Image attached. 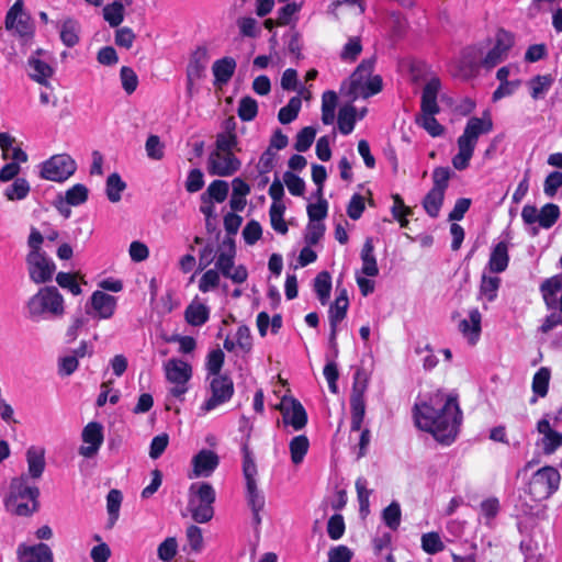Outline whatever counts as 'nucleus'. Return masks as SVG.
<instances>
[{"mask_svg":"<svg viewBox=\"0 0 562 562\" xmlns=\"http://www.w3.org/2000/svg\"><path fill=\"white\" fill-rule=\"evenodd\" d=\"M414 418L419 429L430 432L437 441L450 445L456 440L463 418L458 395L435 391L426 401L415 404Z\"/></svg>","mask_w":562,"mask_h":562,"instance_id":"obj_1","label":"nucleus"},{"mask_svg":"<svg viewBox=\"0 0 562 562\" xmlns=\"http://www.w3.org/2000/svg\"><path fill=\"white\" fill-rule=\"evenodd\" d=\"M235 127V120L229 117L224 122L223 131L216 135L214 146L206 159L209 175L231 177L240 169L241 161L236 156L240 148Z\"/></svg>","mask_w":562,"mask_h":562,"instance_id":"obj_2","label":"nucleus"},{"mask_svg":"<svg viewBox=\"0 0 562 562\" xmlns=\"http://www.w3.org/2000/svg\"><path fill=\"white\" fill-rule=\"evenodd\" d=\"M492 130L493 121L488 113L482 117L472 116L468 120L463 133L457 139L458 153L451 160L456 170L462 171L470 166L480 136L488 134Z\"/></svg>","mask_w":562,"mask_h":562,"instance_id":"obj_3","label":"nucleus"},{"mask_svg":"<svg viewBox=\"0 0 562 562\" xmlns=\"http://www.w3.org/2000/svg\"><path fill=\"white\" fill-rule=\"evenodd\" d=\"M425 79L426 83L423 88L420 100L422 115L417 117L416 122L426 130L429 135L438 137L445 132L443 126L435 117V115L440 112L437 99L441 91V80L432 72H426Z\"/></svg>","mask_w":562,"mask_h":562,"instance_id":"obj_4","label":"nucleus"},{"mask_svg":"<svg viewBox=\"0 0 562 562\" xmlns=\"http://www.w3.org/2000/svg\"><path fill=\"white\" fill-rule=\"evenodd\" d=\"M373 68V59L362 60L349 79L342 83L341 91L351 100L367 99L379 93L382 90V78L379 75L372 76Z\"/></svg>","mask_w":562,"mask_h":562,"instance_id":"obj_5","label":"nucleus"},{"mask_svg":"<svg viewBox=\"0 0 562 562\" xmlns=\"http://www.w3.org/2000/svg\"><path fill=\"white\" fill-rule=\"evenodd\" d=\"M37 487L29 486L24 476L15 477L10 483L9 495L4 499L8 512L18 516H29L36 510Z\"/></svg>","mask_w":562,"mask_h":562,"instance_id":"obj_6","label":"nucleus"},{"mask_svg":"<svg viewBox=\"0 0 562 562\" xmlns=\"http://www.w3.org/2000/svg\"><path fill=\"white\" fill-rule=\"evenodd\" d=\"M26 308L32 319H38L45 315L61 317L65 314V301L57 288L44 286L29 299Z\"/></svg>","mask_w":562,"mask_h":562,"instance_id":"obj_7","label":"nucleus"},{"mask_svg":"<svg viewBox=\"0 0 562 562\" xmlns=\"http://www.w3.org/2000/svg\"><path fill=\"white\" fill-rule=\"evenodd\" d=\"M243 474L246 481V499L252 512L255 525L261 524L260 512L265 507V496L257 486V465L247 442L243 443Z\"/></svg>","mask_w":562,"mask_h":562,"instance_id":"obj_8","label":"nucleus"},{"mask_svg":"<svg viewBox=\"0 0 562 562\" xmlns=\"http://www.w3.org/2000/svg\"><path fill=\"white\" fill-rule=\"evenodd\" d=\"M215 491L210 483H192L188 492V510L194 521L205 524L213 518Z\"/></svg>","mask_w":562,"mask_h":562,"instance_id":"obj_9","label":"nucleus"},{"mask_svg":"<svg viewBox=\"0 0 562 562\" xmlns=\"http://www.w3.org/2000/svg\"><path fill=\"white\" fill-rule=\"evenodd\" d=\"M513 46L514 36L505 30H498L493 38L472 50L480 57L479 64L482 67L492 69L508 57Z\"/></svg>","mask_w":562,"mask_h":562,"instance_id":"obj_10","label":"nucleus"},{"mask_svg":"<svg viewBox=\"0 0 562 562\" xmlns=\"http://www.w3.org/2000/svg\"><path fill=\"white\" fill-rule=\"evenodd\" d=\"M166 380L172 384L169 394L180 401L188 392V383L192 378V367L182 359L172 358L164 364Z\"/></svg>","mask_w":562,"mask_h":562,"instance_id":"obj_11","label":"nucleus"},{"mask_svg":"<svg viewBox=\"0 0 562 562\" xmlns=\"http://www.w3.org/2000/svg\"><path fill=\"white\" fill-rule=\"evenodd\" d=\"M560 473L552 467H543L535 472L528 484V494L535 501H544L553 495L560 485Z\"/></svg>","mask_w":562,"mask_h":562,"instance_id":"obj_12","label":"nucleus"},{"mask_svg":"<svg viewBox=\"0 0 562 562\" xmlns=\"http://www.w3.org/2000/svg\"><path fill=\"white\" fill-rule=\"evenodd\" d=\"M368 374L364 370L358 369L353 376L352 392L350 396L351 408V431H360L366 414L364 393L368 389Z\"/></svg>","mask_w":562,"mask_h":562,"instance_id":"obj_13","label":"nucleus"},{"mask_svg":"<svg viewBox=\"0 0 562 562\" xmlns=\"http://www.w3.org/2000/svg\"><path fill=\"white\" fill-rule=\"evenodd\" d=\"M236 250L232 243L223 244L215 257V270L234 283H244L248 278L247 269L244 266L235 267Z\"/></svg>","mask_w":562,"mask_h":562,"instance_id":"obj_14","label":"nucleus"},{"mask_svg":"<svg viewBox=\"0 0 562 562\" xmlns=\"http://www.w3.org/2000/svg\"><path fill=\"white\" fill-rule=\"evenodd\" d=\"M207 381L211 395L201 405V409L205 413L229 402L234 395V383L231 376L216 375L209 378Z\"/></svg>","mask_w":562,"mask_h":562,"instance_id":"obj_15","label":"nucleus"},{"mask_svg":"<svg viewBox=\"0 0 562 562\" xmlns=\"http://www.w3.org/2000/svg\"><path fill=\"white\" fill-rule=\"evenodd\" d=\"M77 169L76 161L67 154L54 155L41 166L42 178L63 182L70 178Z\"/></svg>","mask_w":562,"mask_h":562,"instance_id":"obj_16","label":"nucleus"},{"mask_svg":"<svg viewBox=\"0 0 562 562\" xmlns=\"http://www.w3.org/2000/svg\"><path fill=\"white\" fill-rule=\"evenodd\" d=\"M30 278L35 283L52 280L56 266L52 259L41 251H30L26 258Z\"/></svg>","mask_w":562,"mask_h":562,"instance_id":"obj_17","label":"nucleus"},{"mask_svg":"<svg viewBox=\"0 0 562 562\" xmlns=\"http://www.w3.org/2000/svg\"><path fill=\"white\" fill-rule=\"evenodd\" d=\"M83 445L79 448V454L85 458H93L98 454L103 441V426L98 422L88 423L81 432Z\"/></svg>","mask_w":562,"mask_h":562,"instance_id":"obj_18","label":"nucleus"},{"mask_svg":"<svg viewBox=\"0 0 562 562\" xmlns=\"http://www.w3.org/2000/svg\"><path fill=\"white\" fill-rule=\"evenodd\" d=\"M5 29L14 31L19 36L26 37L33 34L29 15L23 11V0H16L5 15Z\"/></svg>","mask_w":562,"mask_h":562,"instance_id":"obj_19","label":"nucleus"},{"mask_svg":"<svg viewBox=\"0 0 562 562\" xmlns=\"http://www.w3.org/2000/svg\"><path fill=\"white\" fill-rule=\"evenodd\" d=\"M220 464V457L216 452L209 449L200 450L191 460L192 471L190 479L209 477L213 474Z\"/></svg>","mask_w":562,"mask_h":562,"instance_id":"obj_20","label":"nucleus"},{"mask_svg":"<svg viewBox=\"0 0 562 562\" xmlns=\"http://www.w3.org/2000/svg\"><path fill=\"white\" fill-rule=\"evenodd\" d=\"M349 306L348 295L347 291L342 289L337 297L335 299V302L330 305L328 311V317H329V325H330V335H329V341L333 346H336V336L338 331V325L344 321V318L347 315Z\"/></svg>","mask_w":562,"mask_h":562,"instance_id":"obj_21","label":"nucleus"},{"mask_svg":"<svg viewBox=\"0 0 562 562\" xmlns=\"http://www.w3.org/2000/svg\"><path fill=\"white\" fill-rule=\"evenodd\" d=\"M537 430L542 436L538 446L541 447L544 454H552L562 447V434L551 427L547 417L538 420Z\"/></svg>","mask_w":562,"mask_h":562,"instance_id":"obj_22","label":"nucleus"},{"mask_svg":"<svg viewBox=\"0 0 562 562\" xmlns=\"http://www.w3.org/2000/svg\"><path fill=\"white\" fill-rule=\"evenodd\" d=\"M540 292L549 310L562 313V274L553 276L542 282Z\"/></svg>","mask_w":562,"mask_h":562,"instance_id":"obj_23","label":"nucleus"},{"mask_svg":"<svg viewBox=\"0 0 562 562\" xmlns=\"http://www.w3.org/2000/svg\"><path fill=\"white\" fill-rule=\"evenodd\" d=\"M280 409L283 416V423L291 425L295 430H300L306 425V412L299 401L283 398Z\"/></svg>","mask_w":562,"mask_h":562,"instance_id":"obj_24","label":"nucleus"},{"mask_svg":"<svg viewBox=\"0 0 562 562\" xmlns=\"http://www.w3.org/2000/svg\"><path fill=\"white\" fill-rule=\"evenodd\" d=\"M482 315L480 311L474 307L468 313V318H463L458 324V329L463 338L470 344L475 345L482 331Z\"/></svg>","mask_w":562,"mask_h":562,"instance_id":"obj_25","label":"nucleus"},{"mask_svg":"<svg viewBox=\"0 0 562 562\" xmlns=\"http://www.w3.org/2000/svg\"><path fill=\"white\" fill-rule=\"evenodd\" d=\"M90 304L94 312V317L99 319H109L115 313L117 300L113 295L97 290L90 297Z\"/></svg>","mask_w":562,"mask_h":562,"instance_id":"obj_26","label":"nucleus"},{"mask_svg":"<svg viewBox=\"0 0 562 562\" xmlns=\"http://www.w3.org/2000/svg\"><path fill=\"white\" fill-rule=\"evenodd\" d=\"M42 49H37L27 59L29 76L40 85L47 86L54 75L53 67L41 58Z\"/></svg>","mask_w":562,"mask_h":562,"instance_id":"obj_27","label":"nucleus"},{"mask_svg":"<svg viewBox=\"0 0 562 562\" xmlns=\"http://www.w3.org/2000/svg\"><path fill=\"white\" fill-rule=\"evenodd\" d=\"M16 553L20 562H53V552L45 543L20 544Z\"/></svg>","mask_w":562,"mask_h":562,"instance_id":"obj_28","label":"nucleus"},{"mask_svg":"<svg viewBox=\"0 0 562 562\" xmlns=\"http://www.w3.org/2000/svg\"><path fill=\"white\" fill-rule=\"evenodd\" d=\"M210 61V54L206 46H198L190 55L186 75L190 79L202 78Z\"/></svg>","mask_w":562,"mask_h":562,"instance_id":"obj_29","label":"nucleus"},{"mask_svg":"<svg viewBox=\"0 0 562 562\" xmlns=\"http://www.w3.org/2000/svg\"><path fill=\"white\" fill-rule=\"evenodd\" d=\"M501 278L496 276H487L483 273L479 286L477 300L483 303V308L487 310V303H492L497 299L501 286Z\"/></svg>","mask_w":562,"mask_h":562,"instance_id":"obj_30","label":"nucleus"},{"mask_svg":"<svg viewBox=\"0 0 562 562\" xmlns=\"http://www.w3.org/2000/svg\"><path fill=\"white\" fill-rule=\"evenodd\" d=\"M237 67V63L233 57L225 56L214 61L212 72L214 76V85L222 87L226 85L233 77Z\"/></svg>","mask_w":562,"mask_h":562,"instance_id":"obj_31","label":"nucleus"},{"mask_svg":"<svg viewBox=\"0 0 562 562\" xmlns=\"http://www.w3.org/2000/svg\"><path fill=\"white\" fill-rule=\"evenodd\" d=\"M133 0H113L102 9L104 21L111 27H119L125 18V8L132 5Z\"/></svg>","mask_w":562,"mask_h":562,"instance_id":"obj_32","label":"nucleus"},{"mask_svg":"<svg viewBox=\"0 0 562 562\" xmlns=\"http://www.w3.org/2000/svg\"><path fill=\"white\" fill-rule=\"evenodd\" d=\"M508 263V244L506 241H499L491 251L487 267L492 273H501L507 269Z\"/></svg>","mask_w":562,"mask_h":562,"instance_id":"obj_33","label":"nucleus"},{"mask_svg":"<svg viewBox=\"0 0 562 562\" xmlns=\"http://www.w3.org/2000/svg\"><path fill=\"white\" fill-rule=\"evenodd\" d=\"M14 137H12L9 133H0V148L2 150L3 159H11V162H25L27 160V155L20 147H14Z\"/></svg>","mask_w":562,"mask_h":562,"instance_id":"obj_34","label":"nucleus"},{"mask_svg":"<svg viewBox=\"0 0 562 562\" xmlns=\"http://www.w3.org/2000/svg\"><path fill=\"white\" fill-rule=\"evenodd\" d=\"M551 372L548 368H540L532 378V392L533 396L530 398V403L535 404L538 397H544L548 394L549 382Z\"/></svg>","mask_w":562,"mask_h":562,"instance_id":"obj_35","label":"nucleus"},{"mask_svg":"<svg viewBox=\"0 0 562 562\" xmlns=\"http://www.w3.org/2000/svg\"><path fill=\"white\" fill-rule=\"evenodd\" d=\"M362 268L361 272L367 277H375L379 274V268L374 256L373 243L368 238L361 250Z\"/></svg>","mask_w":562,"mask_h":562,"instance_id":"obj_36","label":"nucleus"},{"mask_svg":"<svg viewBox=\"0 0 562 562\" xmlns=\"http://www.w3.org/2000/svg\"><path fill=\"white\" fill-rule=\"evenodd\" d=\"M26 461L29 474L33 479H38L45 468L44 450L38 447H30L26 451Z\"/></svg>","mask_w":562,"mask_h":562,"instance_id":"obj_37","label":"nucleus"},{"mask_svg":"<svg viewBox=\"0 0 562 562\" xmlns=\"http://www.w3.org/2000/svg\"><path fill=\"white\" fill-rule=\"evenodd\" d=\"M357 121V109L351 105H344L339 109L337 115L338 130L342 135H349L352 133Z\"/></svg>","mask_w":562,"mask_h":562,"instance_id":"obj_38","label":"nucleus"},{"mask_svg":"<svg viewBox=\"0 0 562 562\" xmlns=\"http://www.w3.org/2000/svg\"><path fill=\"white\" fill-rule=\"evenodd\" d=\"M80 24L74 19H67L60 26L59 37L64 45L74 47L79 43Z\"/></svg>","mask_w":562,"mask_h":562,"instance_id":"obj_39","label":"nucleus"},{"mask_svg":"<svg viewBox=\"0 0 562 562\" xmlns=\"http://www.w3.org/2000/svg\"><path fill=\"white\" fill-rule=\"evenodd\" d=\"M338 97L335 91H325L322 95V122L331 125L336 117Z\"/></svg>","mask_w":562,"mask_h":562,"instance_id":"obj_40","label":"nucleus"},{"mask_svg":"<svg viewBox=\"0 0 562 562\" xmlns=\"http://www.w3.org/2000/svg\"><path fill=\"white\" fill-rule=\"evenodd\" d=\"M553 83L551 75H538L531 78L527 85L533 100L543 99Z\"/></svg>","mask_w":562,"mask_h":562,"instance_id":"obj_41","label":"nucleus"},{"mask_svg":"<svg viewBox=\"0 0 562 562\" xmlns=\"http://www.w3.org/2000/svg\"><path fill=\"white\" fill-rule=\"evenodd\" d=\"M228 194V183L224 180L212 181L206 191L201 195L202 201L222 203Z\"/></svg>","mask_w":562,"mask_h":562,"instance_id":"obj_42","label":"nucleus"},{"mask_svg":"<svg viewBox=\"0 0 562 562\" xmlns=\"http://www.w3.org/2000/svg\"><path fill=\"white\" fill-rule=\"evenodd\" d=\"M186 321L192 326H202L210 317V310L201 303L190 304L184 312Z\"/></svg>","mask_w":562,"mask_h":562,"instance_id":"obj_43","label":"nucleus"},{"mask_svg":"<svg viewBox=\"0 0 562 562\" xmlns=\"http://www.w3.org/2000/svg\"><path fill=\"white\" fill-rule=\"evenodd\" d=\"M314 291L322 305L328 303L331 291V277L327 271L319 272L314 279Z\"/></svg>","mask_w":562,"mask_h":562,"instance_id":"obj_44","label":"nucleus"},{"mask_svg":"<svg viewBox=\"0 0 562 562\" xmlns=\"http://www.w3.org/2000/svg\"><path fill=\"white\" fill-rule=\"evenodd\" d=\"M445 193L430 189L423 200V207L430 217H437L442 206Z\"/></svg>","mask_w":562,"mask_h":562,"instance_id":"obj_45","label":"nucleus"},{"mask_svg":"<svg viewBox=\"0 0 562 562\" xmlns=\"http://www.w3.org/2000/svg\"><path fill=\"white\" fill-rule=\"evenodd\" d=\"M310 442L306 436L300 435L290 441L291 460L294 464H300L308 451Z\"/></svg>","mask_w":562,"mask_h":562,"instance_id":"obj_46","label":"nucleus"},{"mask_svg":"<svg viewBox=\"0 0 562 562\" xmlns=\"http://www.w3.org/2000/svg\"><path fill=\"white\" fill-rule=\"evenodd\" d=\"M224 359H225L224 352L218 348L213 349L209 352V355L206 357V362H205V369L207 371L206 379L216 376V375H223L221 373V370L224 364Z\"/></svg>","mask_w":562,"mask_h":562,"instance_id":"obj_47","label":"nucleus"},{"mask_svg":"<svg viewBox=\"0 0 562 562\" xmlns=\"http://www.w3.org/2000/svg\"><path fill=\"white\" fill-rule=\"evenodd\" d=\"M126 183L122 180L120 175L111 173L106 179V196L108 199L116 203L122 198V192L125 190Z\"/></svg>","mask_w":562,"mask_h":562,"instance_id":"obj_48","label":"nucleus"},{"mask_svg":"<svg viewBox=\"0 0 562 562\" xmlns=\"http://www.w3.org/2000/svg\"><path fill=\"white\" fill-rule=\"evenodd\" d=\"M560 217V207L553 203H547L539 211V225L544 229L551 228Z\"/></svg>","mask_w":562,"mask_h":562,"instance_id":"obj_49","label":"nucleus"},{"mask_svg":"<svg viewBox=\"0 0 562 562\" xmlns=\"http://www.w3.org/2000/svg\"><path fill=\"white\" fill-rule=\"evenodd\" d=\"M239 34L244 37L255 38L260 35L261 27L258 21L252 16H239L236 20Z\"/></svg>","mask_w":562,"mask_h":562,"instance_id":"obj_50","label":"nucleus"},{"mask_svg":"<svg viewBox=\"0 0 562 562\" xmlns=\"http://www.w3.org/2000/svg\"><path fill=\"white\" fill-rule=\"evenodd\" d=\"M302 101L299 97H293L289 100L288 104L280 109L278 119L282 124L293 122L301 110Z\"/></svg>","mask_w":562,"mask_h":562,"instance_id":"obj_51","label":"nucleus"},{"mask_svg":"<svg viewBox=\"0 0 562 562\" xmlns=\"http://www.w3.org/2000/svg\"><path fill=\"white\" fill-rule=\"evenodd\" d=\"M357 497L360 506V514L366 517L369 514L371 491L368 488V481L358 477L356 481Z\"/></svg>","mask_w":562,"mask_h":562,"instance_id":"obj_52","label":"nucleus"},{"mask_svg":"<svg viewBox=\"0 0 562 562\" xmlns=\"http://www.w3.org/2000/svg\"><path fill=\"white\" fill-rule=\"evenodd\" d=\"M122 493L119 490H111L106 496V509L109 513V522L112 527L119 518L122 504Z\"/></svg>","mask_w":562,"mask_h":562,"instance_id":"obj_53","label":"nucleus"},{"mask_svg":"<svg viewBox=\"0 0 562 562\" xmlns=\"http://www.w3.org/2000/svg\"><path fill=\"white\" fill-rule=\"evenodd\" d=\"M285 205H270L269 216L271 227L279 234H286L288 225L283 218Z\"/></svg>","mask_w":562,"mask_h":562,"instance_id":"obj_54","label":"nucleus"},{"mask_svg":"<svg viewBox=\"0 0 562 562\" xmlns=\"http://www.w3.org/2000/svg\"><path fill=\"white\" fill-rule=\"evenodd\" d=\"M89 190L85 184L77 183L69 188L65 193L67 204L77 206L88 200Z\"/></svg>","mask_w":562,"mask_h":562,"instance_id":"obj_55","label":"nucleus"},{"mask_svg":"<svg viewBox=\"0 0 562 562\" xmlns=\"http://www.w3.org/2000/svg\"><path fill=\"white\" fill-rule=\"evenodd\" d=\"M401 506L397 502H392L382 512V519L384 524L392 530H396L401 524Z\"/></svg>","mask_w":562,"mask_h":562,"instance_id":"obj_56","label":"nucleus"},{"mask_svg":"<svg viewBox=\"0 0 562 562\" xmlns=\"http://www.w3.org/2000/svg\"><path fill=\"white\" fill-rule=\"evenodd\" d=\"M362 52V45L359 37H350L340 52V59L346 63L355 61Z\"/></svg>","mask_w":562,"mask_h":562,"instance_id":"obj_57","label":"nucleus"},{"mask_svg":"<svg viewBox=\"0 0 562 562\" xmlns=\"http://www.w3.org/2000/svg\"><path fill=\"white\" fill-rule=\"evenodd\" d=\"M30 192L29 182L23 178H18L12 184L5 189V196L10 201L22 200L26 198Z\"/></svg>","mask_w":562,"mask_h":562,"instance_id":"obj_58","label":"nucleus"},{"mask_svg":"<svg viewBox=\"0 0 562 562\" xmlns=\"http://www.w3.org/2000/svg\"><path fill=\"white\" fill-rule=\"evenodd\" d=\"M221 276L215 269L206 270L199 280V290L202 293H207L217 289L220 284Z\"/></svg>","mask_w":562,"mask_h":562,"instance_id":"obj_59","label":"nucleus"},{"mask_svg":"<svg viewBox=\"0 0 562 562\" xmlns=\"http://www.w3.org/2000/svg\"><path fill=\"white\" fill-rule=\"evenodd\" d=\"M422 548L428 554H436L445 549V544L437 532H428L422 536Z\"/></svg>","mask_w":562,"mask_h":562,"instance_id":"obj_60","label":"nucleus"},{"mask_svg":"<svg viewBox=\"0 0 562 562\" xmlns=\"http://www.w3.org/2000/svg\"><path fill=\"white\" fill-rule=\"evenodd\" d=\"M258 113L257 101L250 97H245L240 100L238 105V116L241 121H252Z\"/></svg>","mask_w":562,"mask_h":562,"instance_id":"obj_61","label":"nucleus"},{"mask_svg":"<svg viewBox=\"0 0 562 562\" xmlns=\"http://www.w3.org/2000/svg\"><path fill=\"white\" fill-rule=\"evenodd\" d=\"M315 136H316V130L314 127L307 126V127L302 128L296 135L294 148L299 153L306 151L312 146V144L315 139Z\"/></svg>","mask_w":562,"mask_h":562,"instance_id":"obj_62","label":"nucleus"},{"mask_svg":"<svg viewBox=\"0 0 562 562\" xmlns=\"http://www.w3.org/2000/svg\"><path fill=\"white\" fill-rule=\"evenodd\" d=\"M451 177V171L448 167H437L432 171V190L446 193Z\"/></svg>","mask_w":562,"mask_h":562,"instance_id":"obj_63","label":"nucleus"},{"mask_svg":"<svg viewBox=\"0 0 562 562\" xmlns=\"http://www.w3.org/2000/svg\"><path fill=\"white\" fill-rule=\"evenodd\" d=\"M178 552V542L173 537L165 539L157 549L158 558L164 562L171 561Z\"/></svg>","mask_w":562,"mask_h":562,"instance_id":"obj_64","label":"nucleus"}]
</instances>
